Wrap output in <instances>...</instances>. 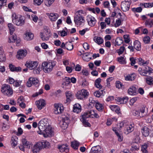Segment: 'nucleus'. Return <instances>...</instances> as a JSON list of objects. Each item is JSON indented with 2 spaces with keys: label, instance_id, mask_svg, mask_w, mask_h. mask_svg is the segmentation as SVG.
<instances>
[{
  "label": "nucleus",
  "instance_id": "1",
  "mask_svg": "<svg viewBox=\"0 0 153 153\" xmlns=\"http://www.w3.org/2000/svg\"><path fill=\"white\" fill-rule=\"evenodd\" d=\"M13 23L17 26H21L24 25L25 20L24 18L21 15L15 13H13L12 15Z\"/></svg>",
  "mask_w": 153,
  "mask_h": 153
},
{
  "label": "nucleus",
  "instance_id": "28",
  "mask_svg": "<svg viewBox=\"0 0 153 153\" xmlns=\"http://www.w3.org/2000/svg\"><path fill=\"white\" fill-rule=\"evenodd\" d=\"M21 141L22 145L25 147L28 148H30L31 144L30 142L27 141L25 139H22V140Z\"/></svg>",
  "mask_w": 153,
  "mask_h": 153
},
{
  "label": "nucleus",
  "instance_id": "62",
  "mask_svg": "<svg viewBox=\"0 0 153 153\" xmlns=\"http://www.w3.org/2000/svg\"><path fill=\"white\" fill-rule=\"evenodd\" d=\"M146 25H148L150 28L152 27L153 25V20L150 21H146L145 22Z\"/></svg>",
  "mask_w": 153,
  "mask_h": 153
},
{
  "label": "nucleus",
  "instance_id": "37",
  "mask_svg": "<svg viewBox=\"0 0 153 153\" xmlns=\"http://www.w3.org/2000/svg\"><path fill=\"white\" fill-rule=\"evenodd\" d=\"M131 150L132 151H135L137 150L139 148L138 144L136 143H132L131 146Z\"/></svg>",
  "mask_w": 153,
  "mask_h": 153
},
{
  "label": "nucleus",
  "instance_id": "29",
  "mask_svg": "<svg viewBox=\"0 0 153 153\" xmlns=\"http://www.w3.org/2000/svg\"><path fill=\"white\" fill-rule=\"evenodd\" d=\"M67 98L66 100V103L67 104H68L70 102L71 99L72 98L73 95L70 92H67L65 93Z\"/></svg>",
  "mask_w": 153,
  "mask_h": 153
},
{
  "label": "nucleus",
  "instance_id": "22",
  "mask_svg": "<svg viewBox=\"0 0 153 153\" xmlns=\"http://www.w3.org/2000/svg\"><path fill=\"white\" fill-rule=\"evenodd\" d=\"M42 149L39 143L35 145L32 148V151L33 153H38Z\"/></svg>",
  "mask_w": 153,
  "mask_h": 153
},
{
  "label": "nucleus",
  "instance_id": "64",
  "mask_svg": "<svg viewBox=\"0 0 153 153\" xmlns=\"http://www.w3.org/2000/svg\"><path fill=\"white\" fill-rule=\"evenodd\" d=\"M142 10V8L140 7H139L137 8H134L132 9V10L133 11L138 13L141 12Z\"/></svg>",
  "mask_w": 153,
  "mask_h": 153
},
{
  "label": "nucleus",
  "instance_id": "48",
  "mask_svg": "<svg viewBox=\"0 0 153 153\" xmlns=\"http://www.w3.org/2000/svg\"><path fill=\"white\" fill-rule=\"evenodd\" d=\"M36 105H45L46 104L45 101L43 99H40L35 102Z\"/></svg>",
  "mask_w": 153,
  "mask_h": 153
},
{
  "label": "nucleus",
  "instance_id": "41",
  "mask_svg": "<svg viewBox=\"0 0 153 153\" xmlns=\"http://www.w3.org/2000/svg\"><path fill=\"white\" fill-rule=\"evenodd\" d=\"M7 26L9 28L10 34H13L15 30L13 25L11 23H9L8 24Z\"/></svg>",
  "mask_w": 153,
  "mask_h": 153
},
{
  "label": "nucleus",
  "instance_id": "38",
  "mask_svg": "<svg viewBox=\"0 0 153 153\" xmlns=\"http://www.w3.org/2000/svg\"><path fill=\"white\" fill-rule=\"evenodd\" d=\"M17 39V36L15 35L10 34L9 37L8 42L9 43L14 42Z\"/></svg>",
  "mask_w": 153,
  "mask_h": 153
},
{
  "label": "nucleus",
  "instance_id": "31",
  "mask_svg": "<svg viewBox=\"0 0 153 153\" xmlns=\"http://www.w3.org/2000/svg\"><path fill=\"white\" fill-rule=\"evenodd\" d=\"M25 35V39L27 40H30L32 39L34 36L33 34L30 32L26 33Z\"/></svg>",
  "mask_w": 153,
  "mask_h": 153
},
{
  "label": "nucleus",
  "instance_id": "15",
  "mask_svg": "<svg viewBox=\"0 0 153 153\" xmlns=\"http://www.w3.org/2000/svg\"><path fill=\"white\" fill-rule=\"evenodd\" d=\"M90 153H103L102 149L100 146L93 147Z\"/></svg>",
  "mask_w": 153,
  "mask_h": 153
},
{
  "label": "nucleus",
  "instance_id": "30",
  "mask_svg": "<svg viewBox=\"0 0 153 153\" xmlns=\"http://www.w3.org/2000/svg\"><path fill=\"white\" fill-rule=\"evenodd\" d=\"M39 143L42 149L44 148H48L49 146V142L46 141L39 142Z\"/></svg>",
  "mask_w": 153,
  "mask_h": 153
},
{
  "label": "nucleus",
  "instance_id": "51",
  "mask_svg": "<svg viewBox=\"0 0 153 153\" xmlns=\"http://www.w3.org/2000/svg\"><path fill=\"white\" fill-rule=\"evenodd\" d=\"M5 59L3 51L0 48V61H3Z\"/></svg>",
  "mask_w": 153,
  "mask_h": 153
},
{
  "label": "nucleus",
  "instance_id": "5",
  "mask_svg": "<svg viewBox=\"0 0 153 153\" xmlns=\"http://www.w3.org/2000/svg\"><path fill=\"white\" fill-rule=\"evenodd\" d=\"M1 91L4 95L10 96L13 94V91L10 86L7 84H3L1 86Z\"/></svg>",
  "mask_w": 153,
  "mask_h": 153
},
{
  "label": "nucleus",
  "instance_id": "12",
  "mask_svg": "<svg viewBox=\"0 0 153 153\" xmlns=\"http://www.w3.org/2000/svg\"><path fill=\"white\" fill-rule=\"evenodd\" d=\"M69 122V118L67 117L62 118V121L61 122V127L64 129H66L68 126V124Z\"/></svg>",
  "mask_w": 153,
  "mask_h": 153
},
{
  "label": "nucleus",
  "instance_id": "3",
  "mask_svg": "<svg viewBox=\"0 0 153 153\" xmlns=\"http://www.w3.org/2000/svg\"><path fill=\"white\" fill-rule=\"evenodd\" d=\"M43 130V131H38L37 132L39 134H42L45 137H51L53 135L54 131L51 126L48 125V126Z\"/></svg>",
  "mask_w": 153,
  "mask_h": 153
},
{
  "label": "nucleus",
  "instance_id": "42",
  "mask_svg": "<svg viewBox=\"0 0 153 153\" xmlns=\"http://www.w3.org/2000/svg\"><path fill=\"white\" fill-rule=\"evenodd\" d=\"M148 146V143H145L142 145L141 150L143 153H148L147 150Z\"/></svg>",
  "mask_w": 153,
  "mask_h": 153
},
{
  "label": "nucleus",
  "instance_id": "32",
  "mask_svg": "<svg viewBox=\"0 0 153 153\" xmlns=\"http://www.w3.org/2000/svg\"><path fill=\"white\" fill-rule=\"evenodd\" d=\"M101 82V79L100 78H98L96 79L94 82V85L95 87L99 89L102 88V86L100 84Z\"/></svg>",
  "mask_w": 153,
  "mask_h": 153
},
{
  "label": "nucleus",
  "instance_id": "58",
  "mask_svg": "<svg viewBox=\"0 0 153 153\" xmlns=\"http://www.w3.org/2000/svg\"><path fill=\"white\" fill-rule=\"evenodd\" d=\"M70 79L69 77H66L65 79V81L63 83V85H65L67 86L68 85H69L70 83Z\"/></svg>",
  "mask_w": 153,
  "mask_h": 153
},
{
  "label": "nucleus",
  "instance_id": "45",
  "mask_svg": "<svg viewBox=\"0 0 153 153\" xmlns=\"http://www.w3.org/2000/svg\"><path fill=\"white\" fill-rule=\"evenodd\" d=\"M79 145V143L77 141H74L71 143V146L74 149H77Z\"/></svg>",
  "mask_w": 153,
  "mask_h": 153
},
{
  "label": "nucleus",
  "instance_id": "53",
  "mask_svg": "<svg viewBox=\"0 0 153 153\" xmlns=\"http://www.w3.org/2000/svg\"><path fill=\"white\" fill-rule=\"evenodd\" d=\"M125 50V48L124 46H121L119 49L117 50V52L118 53L119 55L122 54Z\"/></svg>",
  "mask_w": 153,
  "mask_h": 153
},
{
  "label": "nucleus",
  "instance_id": "54",
  "mask_svg": "<svg viewBox=\"0 0 153 153\" xmlns=\"http://www.w3.org/2000/svg\"><path fill=\"white\" fill-rule=\"evenodd\" d=\"M66 48L68 50L71 51L73 49V45L71 42H67L66 43Z\"/></svg>",
  "mask_w": 153,
  "mask_h": 153
},
{
  "label": "nucleus",
  "instance_id": "43",
  "mask_svg": "<svg viewBox=\"0 0 153 153\" xmlns=\"http://www.w3.org/2000/svg\"><path fill=\"white\" fill-rule=\"evenodd\" d=\"M81 106H74L73 108V111L74 112L78 113L81 111Z\"/></svg>",
  "mask_w": 153,
  "mask_h": 153
},
{
  "label": "nucleus",
  "instance_id": "57",
  "mask_svg": "<svg viewBox=\"0 0 153 153\" xmlns=\"http://www.w3.org/2000/svg\"><path fill=\"white\" fill-rule=\"evenodd\" d=\"M58 34L62 37H64L67 35V33L65 31L63 30L59 31Z\"/></svg>",
  "mask_w": 153,
  "mask_h": 153
},
{
  "label": "nucleus",
  "instance_id": "14",
  "mask_svg": "<svg viewBox=\"0 0 153 153\" xmlns=\"http://www.w3.org/2000/svg\"><path fill=\"white\" fill-rule=\"evenodd\" d=\"M36 61H28L25 64V65L30 70H32L36 68L38 65Z\"/></svg>",
  "mask_w": 153,
  "mask_h": 153
},
{
  "label": "nucleus",
  "instance_id": "49",
  "mask_svg": "<svg viewBox=\"0 0 153 153\" xmlns=\"http://www.w3.org/2000/svg\"><path fill=\"white\" fill-rule=\"evenodd\" d=\"M148 63L147 61H145L141 58L138 59V63L141 65H146L148 64Z\"/></svg>",
  "mask_w": 153,
  "mask_h": 153
},
{
  "label": "nucleus",
  "instance_id": "55",
  "mask_svg": "<svg viewBox=\"0 0 153 153\" xmlns=\"http://www.w3.org/2000/svg\"><path fill=\"white\" fill-rule=\"evenodd\" d=\"M143 41L145 44H148L150 42V38L149 36H145L143 38Z\"/></svg>",
  "mask_w": 153,
  "mask_h": 153
},
{
  "label": "nucleus",
  "instance_id": "40",
  "mask_svg": "<svg viewBox=\"0 0 153 153\" xmlns=\"http://www.w3.org/2000/svg\"><path fill=\"white\" fill-rule=\"evenodd\" d=\"M140 6L141 7L144 6L146 8L152 7H153V2L141 3L140 4Z\"/></svg>",
  "mask_w": 153,
  "mask_h": 153
},
{
  "label": "nucleus",
  "instance_id": "9",
  "mask_svg": "<svg viewBox=\"0 0 153 153\" xmlns=\"http://www.w3.org/2000/svg\"><path fill=\"white\" fill-rule=\"evenodd\" d=\"M139 73L141 75L145 76L149 73V74L153 73V70L150 67L147 66L145 68V69L142 70L141 68H139L138 69Z\"/></svg>",
  "mask_w": 153,
  "mask_h": 153
},
{
  "label": "nucleus",
  "instance_id": "10",
  "mask_svg": "<svg viewBox=\"0 0 153 153\" xmlns=\"http://www.w3.org/2000/svg\"><path fill=\"white\" fill-rule=\"evenodd\" d=\"M27 54V51L25 49H20L17 52L16 57L18 60L22 59Z\"/></svg>",
  "mask_w": 153,
  "mask_h": 153
},
{
  "label": "nucleus",
  "instance_id": "50",
  "mask_svg": "<svg viewBox=\"0 0 153 153\" xmlns=\"http://www.w3.org/2000/svg\"><path fill=\"white\" fill-rule=\"evenodd\" d=\"M103 91L101 90L100 91H96L94 93V95L98 97H99L103 95Z\"/></svg>",
  "mask_w": 153,
  "mask_h": 153
},
{
  "label": "nucleus",
  "instance_id": "19",
  "mask_svg": "<svg viewBox=\"0 0 153 153\" xmlns=\"http://www.w3.org/2000/svg\"><path fill=\"white\" fill-rule=\"evenodd\" d=\"M92 53H86L82 55V56L83 60L86 62L89 61L92 59L91 56Z\"/></svg>",
  "mask_w": 153,
  "mask_h": 153
},
{
  "label": "nucleus",
  "instance_id": "17",
  "mask_svg": "<svg viewBox=\"0 0 153 153\" xmlns=\"http://www.w3.org/2000/svg\"><path fill=\"white\" fill-rule=\"evenodd\" d=\"M128 100V97H126L121 98L120 97L116 98L115 100L118 104H126Z\"/></svg>",
  "mask_w": 153,
  "mask_h": 153
},
{
  "label": "nucleus",
  "instance_id": "2",
  "mask_svg": "<svg viewBox=\"0 0 153 153\" xmlns=\"http://www.w3.org/2000/svg\"><path fill=\"white\" fill-rule=\"evenodd\" d=\"M55 64L52 61H44L42 64V68L43 71L45 73H48L53 70Z\"/></svg>",
  "mask_w": 153,
  "mask_h": 153
},
{
  "label": "nucleus",
  "instance_id": "8",
  "mask_svg": "<svg viewBox=\"0 0 153 153\" xmlns=\"http://www.w3.org/2000/svg\"><path fill=\"white\" fill-rule=\"evenodd\" d=\"M39 80L37 78L31 77L29 79L26 83V85L28 87H31L32 85L37 86L39 85Z\"/></svg>",
  "mask_w": 153,
  "mask_h": 153
},
{
  "label": "nucleus",
  "instance_id": "11",
  "mask_svg": "<svg viewBox=\"0 0 153 153\" xmlns=\"http://www.w3.org/2000/svg\"><path fill=\"white\" fill-rule=\"evenodd\" d=\"M48 119L45 118L40 120L39 124V130L43 131L44 128H45L48 126Z\"/></svg>",
  "mask_w": 153,
  "mask_h": 153
},
{
  "label": "nucleus",
  "instance_id": "18",
  "mask_svg": "<svg viewBox=\"0 0 153 153\" xmlns=\"http://www.w3.org/2000/svg\"><path fill=\"white\" fill-rule=\"evenodd\" d=\"M54 113L56 114H61L63 111L64 107L63 106H55Z\"/></svg>",
  "mask_w": 153,
  "mask_h": 153
},
{
  "label": "nucleus",
  "instance_id": "34",
  "mask_svg": "<svg viewBox=\"0 0 153 153\" xmlns=\"http://www.w3.org/2000/svg\"><path fill=\"white\" fill-rule=\"evenodd\" d=\"M89 105H100V103L97 100H96L93 98L90 97L89 98Z\"/></svg>",
  "mask_w": 153,
  "mask_h": 153
},
{
  "label": "nucleus",
  "instance_id": "25",
  "mask_svg": "<svg viewBox=\"0 0 153 153\" xmlns=\"http://www.w3.org/2000/svg\"><path fill=\"white\" fill-rule=\"evenodd\" d=\"M17 103L19 105H25L27 104V102L26 101L22 96H20L17 100Z\"/></svg>",
  "mask_w": 153,
  "mask_h": 153
},
{
  "label": "nucleus",
  "instance_id": "39",
  "mask_svg": "<svg viewBox=\"0 0 153 153\" xmlns=\"http://www.w3.org/2000/svg\"><path fill=\"white\" fill-rule=\"evenodd\" d=\"M94 40L95 42L99 45L102 44L103 42V39L100 37H94Z\"/></svg>",
  "mask_w": 153,
  "mask_h": 153
},
{
  "label": "nucleus",
  "instance_id": "13",
  "mask_svg": "<svg viewBox=\"0 0 153 153\" xmlns=\"http://www.w3.org/2000/svg\"><path fill=\"white\" fill-rule=\"evenodd\" d=\"M130 2L128 1H124L121 3V8L124 12H126L129 10Z\"/></svg>",
  "mask_w": 153,
  "mask_h": 153
},
{
  "label": "nucleus",
  "instance_id": "46",
  "mask_svg": "<svg viewBox=\"0 0 153 153\" xmlns=\"http://www.w3.org/2000/svg\"><path fill=\"white\" fill-rule=\"evenodd\" d=\"M80 92L82 94V95L84 97V98L87 97L89 95V92L86 90L83 89L81 90Z\"/></svg>",
  "mask_w": 153,
  "mask_h": 153
},
{
  "label": "nucleus",
  "instance_id": "33",
  "mask_svg": "<svg viewBox=\"0 0 153 153\" xmlns=\"http://www.w3.org/2000/svg\"><path fill=\"white\" fill-rule=\"evenodd\" d=\"M136 76V75L133 73L126 76L125 77V79L127 81H132L135 79Z\"/></svg>",
  "mask_w": 153,
  "mask_h": 153
},
{
  "label": "nucleus",
  "instance_id": "59",
  "mask_svg": "<svg viewBox=\"0 0 153 153\" xmlns=\"http://www.w3.org/2000/svg\"><path fill=\"white\" fill-rule=\"evenodd\" d=\"M81 91H78L76 94V97L78 99H83L84 98L80 92Z\"/></svg>",
  "mask_w": 153,
  "mask_h": 153
},
{
  "label": "nucleus",
  "instance_id": "26",
  "mask_svg": "<svg viewBox=\"0 0 153 153\" xmlns=\"http://www.w3.org/2000/svg\"><path fill=\"white\" fill-rule=\"evenodd\" d=\"M18 138L16 136H13L11 138V145L13 147H15L17 144Z\"/></svg>",
  "mask_w": 153,
  "mask_h": 153
},
{
  "label": "nucleus",
  "instance_id": "56",
  "mask_svg": "<svg viewBox=\"0 0 153 153\" xmlns=\"http://www.w3.org/2000/svg\"><path fill=\"white\" fill-rule=\"evenodd\" d=\"M116 44L117 45H120L123 43L122 38L120 37L117 38L115 40Z\"/></svg>",
  "mask_w": 153,
  "mask_h": 153
},
{
  "label": "nucleus",
  "instance_id": "63",
  "mask_svg": "<svg viewBox=\"0 0 153 153\" xmlns=\"http://www.w3.org/2000/svg\"><path fill=\"white\" fill-rule=\"evenodd\" d=\"M121 22L122 21L120 19L116 20V21L115 23L114 24V26L116 27L119 26L121 25Z\"/></svg>",
  "mask_w": 153,
  "mask_h": 153
},
{
  "label": "nucleus",
  "instance_id": "23",
  "mask_svg": "<svg viewBox=\"0 0 153 153\" xmlns=\"http://www.w3.org/2000/svg\"><path fill=\"white\" fill-rule=\"evenodd\" d=\"M134 130V124H130L128 125V124L126 126V129L125 130V133L126 134H128Z\"/></svg>",
  "mask_w": 153,
  "mask_h": 153
},
{
  "label": "nucleus",
  "instance_id": "20",
  "mask_svg": "<svg viewBox=\"0 0 153 153\" xmlns=\"http://www.w3.org/2000/svg\"><path fill=\"white\" fill-rule=\"evenodd\" d=\"M92 110L90 111H88L85 112L82 115V117L80 119L81 121H84L85 120H86V119L89 117H91V116L93 115V114L92 113Z\"/></svg>",
  "mask_w": 153,
  "mask_h": 153
},
{
  "label": "nucleus",
  "instance_id": "61",
  "mask_svg": "<svg viewBox=\"0 0 153 153\" xmlns=\"http://www.w3.org/2000/svg\"><path fill=\"white\" fill-rule=\"evenodd\" d=\"M116 86L117 88L120 89L123 88V85L120 81H117L116 82Z\"/></svg>",
  "mask_w": 153,
  "mask_h": 153
},
{
  "label": "nucleus",
  "instance_id": "24",
  "mask_svg": "<svg viewBox=\"0 0 153 153\" xmlns=\"http://www.w3.org/2000/svg\"><path fill=\"white\" fill-rule=\"evenodd\" d=\"M129 94L135 95L137 94V89L135 86H132L130 87L128 90Z\"/></svg>",
  "mask_w": 153,
  "mask_h": 153
},
{
  "label": "nucleus",
  "instance_id": "35",
  "mask_svg": "<svg viewBox=\"0 0 153 153\" xmlns=\"http://www.w3.org/2000/svg\"><path fill=\"white\" fill-rule=\"evenodd\" d=\"M134 48L137 50L139 51L141 50V44L140 42L137 40L135 41L134 43Z\"/></svg>",
  "mask_w": 153,
  "mask_h": 153
},
{
  "label": "nucleus",
  "instance_id": "4",
  "mask_svg": "<svg viewBox=\"0 0 153 153\" xmlns=\"http://www.w3.org/2000/svg\"><path fill=\"white\" fill-rule=\"evenodd\" d=\"M51 35L50 29L46 27H44L40 34L41 39L44 41L48 40Z\"/></svg>",
  "mask_w": 153,
  "mask_h": 153
},
{
  "label": "nucleus",
  "instance_id": "21",
  "mask_svg": "<svg viewBox=\"0 0 153 153\" xmlns=\"http://www.w3.org/2000/svg\"><path fill=\"white\" fill-rule=\"evenodd\" d=\"M58 148L61 152H65L66 153H67L69 151L68 146L66 145H58Z\"/></svg>",
  "mask_w": 153,
  "mask_h": 153
},
{
  "label": "nucleus",
  "instance_id": "27",
  "mask_svg": "<svg viewBox=\"0 0 153 153\" xmlns=\"http://www.w3.org/2000/svg\"><path fill=\"white\" fill-rule=\"evenodd\" d=\"M142 133L145 137H147L149 134V130L146 126H144L142 129Z\"/></svg>",
  "mask_w": 153,
  "mask_h": 153
},
{
  "label": "nucleus",
  "instance_id": "52",
  "mask_svg": "<svg viewBox=\"0 0 153 153\" xmlns=\"http://www.w3.org/2000/svg\"><path fill=\"white\" fill-rule=\"evenodd\" d=\"M55 0H45V5L47 7H50L54 1Z\"/></svg>",
  "mask_w": 153,
  "mask_h": 153
},
{
  "label": "nucleus",
  "instance_id": "16",
  "mask_svg": "<svg viewBox=\"0 0 153 153\" xmlns=\"http://www.w3.org/2000/svg\"><path fill=\"white\" fill-rule=\"evenodd\" d=\"M49 19L51 22L55 21L57 20L59 17L58 15L55 13H47L46 14Z\"/></svg>",
  "mask_w": 153,
  "mask_h": 153
},
{
  "label": "nucleus",
  "instance_id": "47",
  "mask_svg": "<svg viewBox=\"0 0 153 153\" xmlns=\"http://www.w3.org/2000/svg\"><path fill=\"white\" fill-rule=\"evenodd\" d=\"M146 83L149 85H153V77L149 76L146 78Z\"/></svg>",
  "mask_w": 153,
  "mask_h": 153
},
{
  "label": "nucleus",
  "instance_id": "44",
  "mask_svg": "<svg viewBox=\"0 0 153 153\" xmlns=\"http://www.w3.org/2000/svg\"><path fill=\"white\" fill-rule=\"evenodd\" d=\"M110 107L112 111H115L117 113H120V109L118 106H110Z\"/></svg>",
  "mask_w": 153,
  "mask_h": 153
},
{
  "label": "nucleus",
  "instance_id": "60",
  "mask_svg": "<svg viewBox=\"0 0 153 153\" xmlns=\"http://www.w3.org/2000/svg\"><path fill=\"white\" fill-rule=\"evenodd\" d=\"M33 72L34 74H39L42 69V68L39 66L37 69H33Z\"/></svg>",
  "mask_w": 153,
  "mask_h": 153
},
{
  "label": "nucleus",
  "instance_id": "7",
  "mask_svg": "<svg viewBox=\"0 0 153 153\" xmlns=\"http://www.w3.org/2000/svg\"><path fill=\"white\" fill-rule=\"evenodd\" d=\"M86 20L88 25L91 27L94 26L97 22L96 19L91 15H88L86 16Z\"/></svg>",
  "mask_w": 153,
  "mask_h": 153
},
{
  "label": "nucleus",
  "instance_id": "6",
  "mask_svg": "<svg viewBox=\"0 0 153 153\" xmlns=\"http://www.w3.org/2000/svg\"><path fill=\"white\" fill-rule=\"evenodd\" d=\"M74 21L77 26L83 25L85 22L84 17L81 15H76L74 18Z\"/></svg>",
  "mask_w": 153,
  "mask_h": 153
},
{
  "label": "nucleus",
  "instance_id": "36",
  "mask_svg": "<svg viewBox=\"0 0 153 153\" xmlns=\"http://www.w3.org/2000/svg\"><path fill=\"white\" fill-rule=\"evenodd\" d=\"M118 62L121 64H125L126 63V58L124 57L120 56L117 58Z\"/></svg>",
  "mask_w": 153,
  "mask_h": 153
}]
</instances>
